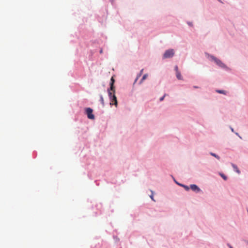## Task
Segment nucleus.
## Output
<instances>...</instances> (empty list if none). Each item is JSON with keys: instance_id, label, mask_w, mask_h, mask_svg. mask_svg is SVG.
Instances as JSON below:
<instances>
[{"instance_id": "23", "label": "nucleus", "mask_w": 248, "mask_h": 248, "mask_svg": "<svg viewBox=\"0 0 248 248\" xmlns=\"http://www.w3.org/2000/svg\"><path fill=\"white\" fill-rule=\"evenodd\" d=\"M230 248H232L231 246H230Z\"/></svg>"}, {"instance_id": "10", "label": "nucleus", "mask_w": 248, "mask_h": 248, "mask_svg": "<svg viewBox=\"0 0 248 248\" xmlns=\"http://www.w3.org/2000/svg\"><path fill=\"white\" fill-rule=\"evenodd\" d=\"M147 77H148V74H146L144 75L140 81V83H141L143 80H144L145 79L147 78Z\"/></svg>"}, {"instance_id": "3", "label": "nucleus", "mask_w": 248, "mask_h": 248, "mask_svg": "<svg viewBox=\"0 0 248 248\" xmlns=\"http://www.w3.org/2000/svg\"><path fill=\"white\" fill-rule=\"evenodd\" d=\"M93 110L90 108H86V113L87 115V117L89 119L91 120L94 119V116L93 114Z\"/></svg>"}, {"instance_id": "15", "label": "nucleus", "mask_w": 248, "mask_h": 248, "mask_svg": "<svg viewBox=\"0 0 248 248\" xmlns=\"http://www.w3.org/2000/svg\"><path fill=\"white\" fill-rule=\"evenodd\" d=\"M221 177L225 180H227V177L223 174H220Z\"/></svg>"}, {"instance_id": "2", "label": "nucleus", "mask_w": 248, "mask_h": 248, "mask_svg": "<svg viewBox=\"0 0 248 248\" xmlns=\"http://www.w3.org/2000/svg\"><path fill=\"white\" fill-rule=\"evenodd\" d=\"M174 55V50L170 49L166 50L163 55V58L167 59L172 57Z\"/></svg>"}, {"instance_id": "14", "label": "nucleus", "mask_w": 248, "mask_h": 248, "mask_svg": "<svg viewBox=\"0 0 248 248\" xmlns=\"http://www.w3.org/2000/svg\"><path fill=\"white\" fill-rule=\"evenodd\" d=\"M180 185L183 186L186 190H188L189 189V187L188 186H185L183 185H180Z\"/></svg>"}, {"instance_id": "18", "label": "nucleus", "mask_w": 248, "mask_h": 248, "mask_svg": "<svg viewBox=\"0 0 248 248\" xmlns=\"http://www.w3.org/2000/svg\"><path fill=\"white\" fill-rule=\"evenodd\" d=\"M165 96V95H164L163 96H162V97H161V98H160V101H161L163 100V99H164V98Z\"/></svg>"}, {"instance_id": "8", "label": "nucleus", "mask_w": 248, "mask_h": 248, "mask_svg": "<svg viewBox=\"0 0 248 248\" xmlns=\"http://www.w3.org/2000/svg\"><path fill=\"white\" fill-rule=\"evenodd\" d=\"M232 166L233 167L234 170L236 171L238 174L240 173V171L239 170L237 167L235 165L232 164Z\"/></svg>"}, {"instance_id": "20", "label": "nucleus", "mask_w": 248, "mask_h": 248, "mask_svg": "<svg viewBox=\"0 0 248 248\" xmlns=\"http://www.w3.org/2000/svg\"><path fill=\"white\" fill-rule=\"evenodd\" d=\"M194 87L195 88H198V87H197V86H194Z\"/></svg>"}, {"instance_id": "12", "label": "nucleus", "mask_w": 248, "mask_h": 248, "mask_svg": "<svg viewBox=\"0 0 248 248\" xmlns=\"http://www.w3.org/2000/svg\"><path fill=\"white\" fill-rule=\"evenodd\" d=\"M100 101L103 106H104V101L102 95H100Z\"/></svg>"}, {"instance_id": "5", "label": "nucleus", "mask_w": 248, "mask_h": 248, "mask_svg": "<svg viewBox=\"0 0 248 248\" xmlns=\"http://www.w3.org/2000/svg\"><path fill=\"white\" fill-rule=\"evenodd\" d=\"M191 189L196 192H199L201 191L200 188L196 185L192 184L190 185Z\"/></svg>"}, {"instance_id": "6", "label": "nucleus", "mask_w": 248, "mask_h": 248, "mask_svg": "<svg viewBox=\"0 0 248 248\" xmlns=\"http://www.w3.org/2000/svg\"><path fill=\"white\" fill-rule=\"evenodd\" d=\"M114 82V79H113V78H111V83H110V87L108 90H111L112 91H113V93L115 92L114 87V86H113Z\"/></svg>"}, {"instance_id": "13", "label": "nucleus", "mask_w": 248, "mask_h": 248, "mask_svg": "<svg viewBox=\"0 0 248 248\" xmlns=\"http://www.w3.org/2000/svg\"><path fill=\"white\" fill-rule=\"evenodd\" d=\"M210 155L214 157H215L216 158H217V159H220V157L219 156H218L217 155H216L214 153H210Z\"/></svg>"}, {"instance_id": "21", "label": "nucleus", "mask_w": 248, "mask_h": 248, "mask_svg": "<svg viewBox=\"0 0 248 248\" xmlns=\"http://www.w3.org/2000/svg\"><path fill=\"white\" fill-rule=\"evenodd\" d=\"M100 53H102V50H100Z\"/></svg>"}, {"instance_id": "19", "label": "nucleus", "mask_w": 248, "mask_h": 248, "mask_svg": "<svg viewBox=\"0 0 248 248\" xmlns=\"http://www.w3.org/2000/svg\"><path fill=\"white\" fill-rule=\"evenodd\" d=\"M231 130H232V132H233V131H234L233 129L232 128V127H231Z\"/></svg>"}, {"instance_id": "17", "label": "nucleus", "mask_w": 248, "mask_h": 248, "mask_svg": "<svg viewBox=\"0 0 248 248\" xmlns=\"http://www.w3.org/2000/svg\"><path fill=\"white\" fill-rule=\"evenodd\" d=\"M175 70L176 72H177V71H179L178 70V66L177 65H176L175 66Z\"/></svg>"}, {"instance_id": "24", "label": "nucleus", "mask_w": 248, "mask_h": 248, "mask_svg": "<svg viewBox=\"0 0 248 248\" xmlns=\"http://www.w3.org/2000/svg\"><path fill=\"white\" fill-rule=\"evenodd\" d=\"M218 1H220V0H218Z\"/></svg>"}, {"instance_id": "11", "label": "nucleus", "mask_w": 248, "mask_h": 248, "mask_svg": "<svg viewBox=\"0 0 248 248\" xmlns=\"http://www.w3.org/2000/svg\"><path fill=\"white\" fill-rule=\"evenodd\" d=\"M216 92H217L219 93H222V94H226V92L224 90H217Z\"/></svg>"}, {"instance_id": "22", "label": "nucleus", "mask_w": 248, "mask_h": 248, "mask_svg": "<svg viewBox=\"0 0 248 248\" xmlns=\"http://www.w3.org/2000/svg\"><path fill=\"white\" fill-rule=\"evenodd\" d=\"M237 135H238V134L237 133H235Z\"/></svg>"}, {"instance_id": "9", "label": "nucleus", "mask_w": 248, "mask_h": 248, "mask_svg": "<svg viewBox=\"0 0 248 248\" xmlns=\"http://www.w3.org/2000/svg\"><path fill=\"white\" fill-rule=\"evenodd\" d=\"M143 69H141L140 72V73L138 75L136 79H135V82H136L137 81V80L138 79V78L141 76V75L142 74V73H143Z\"/></svg>"}, {"instance_id": "4", "label": "nucleus", "mask_w": 248, "mask_h": 248, "mask_svg": "<svg viewBox=\"0 0 248 248\" xmlns=\"http://www.w3.org/2000/svg\"><path fill=\"white\" fill-rule=\"evenodd\" d=\"M210 57L211 58V59L216 63V64L217 65H218V66H219L221 67H225V64L223 63H222L220 60L217 59L214 56H210Z\"/></svg>"}, {"instance_id": "16", "label": "nucleus", "mask_w": 248, "mask_h": 248, "mask_svg": "<svg viewBox=\"0 0 248 248\" xmlns=\"http://www.w3.org/2000/svg\"><path fill=\"white\" fill-rule=\"evenodd\" d=\"M152 195H151L150 196V198H151V199H152L153 201L155 202V199H154V195H153V191H152Z\"/></svg>"}, {"instance_id": "1", "label": "nucleus", "mask_w": 248, "mask_h": 248, "mask_svg": "<svg viewBox=\"0 0 248 248\" xmlns=\"http://www.w3.org/2000/svg\"><path fill=\"white\" fill-rule=\"evenodd\" d=\"M113 91L111 90H108V94L110 98V104L111 105H114L116 107L117 106L118 103L116 96L114 94H113Z\"/></svg>"}, {"instance_id": "7", "label": "nucleus", "mask_w": 248, "mask_h": 248, "mask_svg": "<svg viewBox=\"0 0 248 248\" xmlns=\"http://www.w3.org/2000/svg\"><path fill=\"white\" fill-rule=\"evenodd\" d=\"M176 76L177 78L179 80H182L183 78L181 76V73L180 71H177V72H176Z\"/></svg>"}]
</instances>
